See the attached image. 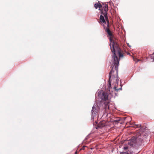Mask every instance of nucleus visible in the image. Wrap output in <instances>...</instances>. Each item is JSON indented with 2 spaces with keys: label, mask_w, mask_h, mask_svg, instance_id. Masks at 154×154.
Segmentation results:
<instances>
[{
  "label": "nucleus",
  "mask_w": 154,
  "mask_h": 154,
  "mask_svg": "<svg viewBox=\"0 0 154 154\" xmlns=\"http://www.w3.org/2000/svg\"><path fill=\"white\" fill-rule=\"evenodd\" d=\"M128 144H129V145L130 146H133V142H132L131 141V142L130 143H129V142L128 143Z\"/></svg>",
  "instance_id": "6e6552de"
},
{
  "label": "nucleus",
  "mask_w": 154,
  "mask_h": 154,
  "mask_svg": "<svg viewBox=\"0 0 154 154\" xmlns=\"http://www.w3.org/2000/svg\"><path fill=\"white\" fill-rule=\"evenodd\" d=\"M123 154H133V153H132L131 152H130L129 151L128 152H125Z\"/></svg>",
  "instance_id": "0eeeda50"
},
{
  "label": "nucleus",
  "mask_w": 154,
  "mask_h": 154,
  "mask_svg": "<svg viewBox=\"0 0 154 154\" xmlns=\"http://www.w3.org/2000/svg\"><path fill=\"white\" fill-rule=\"evenodd\" d=\"M153 61H154V57L153 58Z\"/></svg>",
  "instance_id": "9b49d317"
},
{
  "label": "nucleus",
  "mask_w": 154,
  "mask_h": 154,
  "mask_svg": "<svg viewBox=\"0 0 154 154\" xmlns=\"http://www.w3.org/2000/svg\"><path fill=\"white\" fill-rule=\"evenodd\" d=\"M128 147L126 146H124L123 147V149L124 150H126L127 149H128Z\"/></svg>",
  "instance_id": "1a4fd4ad"
},
{
  "label": "nucleus",
  "mask_w": 154,
  "mask_h": 154,
  "mask_svg": "<svg viewBox=\"0 0 154 154\" xmlns=\"http://www.w3.org/2000/svg\"><path fill=\"white\" fill-rule=\"evenodd\" d=\"M105 125V121H102L100 122L98 124V127L102 128Z\"/></svg>",
  "instance_id": "39448f33"
},
{
  "label": "nucleus",
  "mask_w": 154,
  "mask_h": 154,
  "mask_svg": "<svg viewBox=\"0 0 154 154\" xmlns=\"http://www.w3.org/2000/svg\"><path fill=\"white\" fill-rule=\"evenodd\" d=\"M98 96L101 100H106L108 99V95L105 92L100 91L98 92Z\"/></svg>",
  "instance_id": "7ed1b4c3"
},
{
  "label": "nucleus",
  "mask_w": 154,
  "mask_h": 154,
  "mask_svg": "<svg viewBox=\"0 0 154 154\" xmlns=\"http://www.w3.org/2000/svg\"><path fill=\"white\" fill-rule=\"evenodd\" d=\"M109 40L110 49L112 53L113 54V63L112 65V66H113V67L109 74V82L108 87L109 89V91H110L111 87L110 81H111L113 82V85H114V87L113 88L114 90L118 91L119 90H122V87L118 89H116V86L118 85L119 79L117 76H114L112 75L114 72V71L113 70L114 68L116 71L117 73V72L119 60L118 59L117 56H119L120 58H121L123 57V55L121 50L119 47L118 45L114 42L111 37L109 38Z\"/></svg>",
  "instance_id": "f257e3e1"
},
{
  "label": "nucleus",
  "mask_w": 154,
  "mask_h": 154,
  "mask_svg": "<svg viewBox=\"0 0 154 154\" xmlns=\"http://www.w3.org/2000/svg\"><path fill=\"white\" fill-rule=\"evenodd\" d=\"M134 60L136 62H137L138 61H139V60L138 59H137L136 58H134Z\"/></svg>",
  "instance_id": "9d476101"
},
{
  "label": "nucleus",
  "mask_w": 154,
  "mask_h": 154,
  "mask_svg": "<svg viewBox=\"0 0 154 154\" xmlns=\"http://www.w3.org/2000/svg\"><path fill=\"white\" fill-rule=\"evenodd\" d=\"M108 10V5H106L104 7V11L101 12V15L100 17V21L101 25H103L104 28L106 29V31L108 34L110 36L112 35V34L110 30L108 28L109 26V22L107 16V11Z\"/></svg>",
  "instance_id": "f03ea898"
},
{
  "label": "nucleus",
  "mask_w": 154,
  "mask_h": 154,
  "mask_svg": "<svg viewBox=\"0 0 154 154\" xmlns=\"http://www.w3.org/2000/svg\"><path fill=\"white\" fill-rule=\"evenodd\" d=\"M98 106H97V105L94 104L92 107V109L91 110L92 119H94V117L96 116L97 111L98 110Z\"/></svg>",
  "instance_id": "20e7f679"
},
{
  "label": "nucleus",
  "mask_w": 154,
  "mask_h": 154,
  "mask_svg": "<svg viewBox=\"0 0 154 154\" xmlns=\"http://www.w3.org/2000/svg\"><path fill=\"white\" fill-rule=\"evenodd\" d=\"M94 7L95 8L97 9L98 8H99V9H100V8L102 7V5L99 2L96 3L94 5Z\"/></svg>",
  "instance_id": "423d86ee"
}]
</instances>
